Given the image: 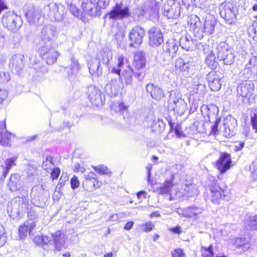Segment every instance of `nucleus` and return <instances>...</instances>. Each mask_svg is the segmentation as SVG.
Segmentation results:
<instances>
[{"label":"nucleus","instance_id":"nucleus-20","mask_svg":"<svg viewBox=\"0 0 257 257\" xmlns=\"http://www.w3.org/2000/svg\"><path fill=\"white\" fill-rule=\"evenodd\" d=\"M149 43L153 47H157L164 42L162 33L159 28L152 27L148 32Z\"/></svg>","mask_w":257,"mask_h":257},{"label":"nucleus","instance_id":"nucleus-56","mask_svg":"<svg viewBox=\"0 0 257 257\" xmlns=\"http://www.w3.org/2000/svg\"><path fill=\"white\" fill-rule=\"evenodd\" d=\"M125 37V33L123 30H120L115 34V39L116 40L117 44L120 45L123 41Z\"/></svg>","mask_w":257,"mask_h":257},{"label":"nucleus","instance_id":"nucleus-39","mask_svg":"<svg viewBox=\"0 0 257 257\" xmlns=\"http://www.w3.org/2000/svg\"><path fill=\"white\" fill-rule=\"evenodd\" d=\"M183 190L184 192H182L183 195L189 197L196 196L199 193L197 186L194 184L186 185Z\"/></svg>","mask_w":257,"mask_h":257},{"label":"nucleus","instance_id":"nucleus-41","mask_svg":"<svg viewBox=\"0 0 257 257\" xmlns=\"http://www.w3.org/2000/svg\"><path fill=\"white\" fill-rule=\"evenodd\" d=\"M169 108L179 114H182L186 110L187 104L184 99L180 100L175 105H172Z\"/></svg>","mask_w":257,"mask_h":257},{"label":"nucleus","instance_id":"nucleus-62","mask_svg":"<svg viewBox=\"0 0 257 257\" xmlns=\"http://www.w3.org/2000/svg\"><path fill=\"white\" fill-rule=\"evenodd\" d=\"M60 169L58 167L54 168L51 173V177L53 180L57 179L60 174Z\"/></svg>","mask_w":257,"mask_h":257},{"label":"nucleus","instance_id":"nucleus-33","mask_svg":"<svg viewBox=\"0 0 257 257\" xmlns=\"http://www.w3.org/2000/svg\"><path fill=\"white\" fill-rule=\"evenodd\" d=\"M211 201L213 203H217L220 198L222 197L223 190L217 184L213 183L211 187Z\"/></svg>","mask_w":257,"mask_h":257},{"label":"nucleus","instance_id":"nucleus-54","mask_svg":"<svg viewBox=\"0 0 257 257\" xmlns=\"http://www.w3.org/2000/svg\"><path fill=\"white\" fill-rule=\"evenodd\" d=\"M29 232V224L24 223L23 225L20 226L19 228V232L20 238L22 239Z\"/></svg>","mask_w":257,"mask_h":257},{"label":"nucleus","instance_id":"nucleus-35","mask_svg":"<svg viewBox=\"0 0 257 257\" xmlns=\"http://www.w3.org/2000/svg\"><path fill=\"white\" fill-rule=\"evenodd\" d=\"M18 156H14L12 158H8L6 159L5 162L6 167L0 166V171L3 172V175H5L6 177L8 173L11 168L16 165L15 162Z\"/></svg>","mask_w":257,"mask_h":257},{"label":"nucleus","instance_id":"nucleus-28","mask_svg":"<svg viewBox=\"0 0 257 257\" xmlns=\"http://www.w3.org/2000/svg\"><path fill=\"white\" fill-rule=\"evenodd\" d=\"M204 79L202 76H197L193 78L192 81L193 89L191 91L193 95L194 93L202 95L205 90Z\"/></svg>","mask_w":257,"mask_h":257},{"label":"nucleus","instance_id":"nucleus-64","mask_svg":"<svg viewBox=\"0 0 257 257\" xmlns=\"http://www.w3.org/2000/svg\"><path fill=\"white\" fill-rule=\"evenodd\" d=\"M251 124L253 130H254L255 133H257V115L254 114L251 118Z\"/></svg>","mask_w":257,"mask_h":257},{"label":"nucleus","instance_id":"nucleus-14","mask_svg":"<svg viewBox=\"0 0 257 257\" xmlns=\"http://www.w3.org/2000/svg\"><path fill=\"white\" fill-rule=\"evenodd\" d=\"M218 60L223 61L226 65H231L234 62L235 55L231 48L221 47L218 50L217 55Z\"/></svg>","mask_w":257,"mask_h":257},{"label":"nucleus","instance_id":"nucleus-8","mask_svg":"<svg viewBox=\"0 0 257 257\" xmlns=\"http://www.w3.org/2000/svg\"><path fill=\"white\" fill-rule=\"evenodd\" d=\"M57 35V28L51 24L44 26L41 32L40 44L42 46L51 47L54 38Z\"/></svg>","mask_w":257,"mask_h":257},{"label":"nucleus","instance_id":"nucleus-10","mask_svg":"<svg viewBox=\"0 0 257 257\" xmlns=\"http://www.w3.org/2000/svg\"><path fill=\"white\" fill-rule=\"evenodd\" d=\"M181 13V5L175 0H168L163 8V14L168 19H177Z\"/></svg>","mask_w":257,"mask_h":257},{"label":"nucleus","instance_id":"nucleus-2","mask_svg":"<svg viewBox=\"0 0 257 257\" xmlns=\"http://www.w3.org/2000/svg\"><path fill=\"white\" fill-rule=\"evenodd\" d=\"M30 206L27 198L16 197L9 203L7 211L10 216L13 219L20 218Z\"/></svg>","mask_w":257,"mask_h":257},{"label":"nucleus","instance_id":"nucleus-13","mask_svg":"<svg viewBox=\"0 0 257 257\" xmlns=\"http://www.w3.org/2000/svg\"><path fill=\"white\" fill-rule=\"evenodd\" d=\"M51 47L42 46L40 50L42 59L48 65L53 64L59 55V53Z\"/></svg>","mask_w":257,"mask_h":257},{"label":"nucleus","instance_id":"nucleus-12","mask_svg":"<svg viewBox=\"0 0 257 257\" xmlns=\"http://www.w3.org/2000/svg\"><path fill=\"white\" fill-rule=\"evenodd\" d=\"M145 34L144 29L140 26L134 27L129 33L130 47H138L143 41Z\"/></svg>","mask_w":257,"mask_h":257},{"label":"nucleus","instance_id":"nucleus-11","mask_svg":"<svg viewBox=\"0 0 257 257\" xmlns=\"http://www.w3.org/2000/svg\"><path fill=\"white\" fill-rule=\"evenodd\" d=\"M254 91V84L250 80L242 81L237 87V96L243 98L244 102H248Z\"/></svg>","mask_w":257,"mask_h":257},{"label":"nucleus","instance_id":"nucleus-51","mask_svg":"<svg viewBox=\"0 0 257 257\" xmlns=\"http://www.w3.org/2000/svg\"><path fill=\"white\" fill-rule=\"evenodd\" d=\"M85 180L83 183V186H86L89 183H93L90 181H96V175L93 172H90L87 175H85Z\"/></svg>","mask_w":257,"mask_h":257},{"label":"nucleus","instance_id":"nucleus-34","mask_svg":"<svg viewBox=\"0 0 257 257\" xmlns=\"http://www.w3.org/2000/svg\"><path fill=\"white\" fill-rule=\"evenodd\" d=\"M90 74L92 76L98 77L102 74V68H100V62L97 60H93L92 63L88 64Z\"/></svg>","mask_w":257,"mask_h":257},{"label":"nucleus","instance_id":"nucleus-58","mask_svg":"<svg viewBox=\"0 0 257 257\" xmlns=\"http://www.w3.org/2000/svg\"><path fill=\"white\" fill-rule=\"evenodd\" d=\"M110 0H98L97 2V7L99 9V12L100 13V10L101 9H105L108 6Z\"/></svg>","mask_w":257,"mask_h":257},{"label":"nucleus","instance_id":"nucleus-7","mask_svg":"<svg viewBox=\"0 0 257 257\" xmlns=\"http://www.w3.org/2000/svg\"><path fill=\"white\" fill-rule=\"evenodd\" d=\"M130 15L129 8L122 3H116L112 10L105 14L104 18H108L110 20H122L124 18L128 17Z\"/></svg>","mask_w":257,"mask_h":257},{"label":"nucleus","instance_id":"nucleus-43","mask_svg":"<svg viewBox=\"0 0 257 257\" xmlns=\"http://www.w3.org/2000/svg\"><path fill=\"white\" fill-rule=\"evenodd\" d=\"M20 177L18 174H13L11 175L10 179V182L8 184L11 191H15L20 188Z\"/></svg>","mask_w":257,"mask_h":257},{"label":"nucleus","instance_id":"nucleus-53","mask_svg":"<svg viewBox=\"0 0 257 257\" xmlns=\"http://www.w3.org/2000/svg\"><path fill=\"white\" fill-rule=\"evenodd\" d=\"M11 79L9 73L5 72H0V85H3L8 82Z\"/></svg>","mask_w":257,"mask_h":257},{"label":"nucleus","instance_id":"nucleus-1","mask_svg":"<svg viewBox=\"0 0 257 257\" xmlns=\"http://www.w3.org/2000/svg\"><path fill=\"white\" fill-rule=\"evenodd\" d=\"M188 23L194 30V37L198 40H201L204 36V33L212 34L214 30L216 21L212 17L206 18L204 21L203 27H202L200 18L196 15L191 16Z\"/></svg>","mask_w":257,"mask_h":257},{"label":"nucleus","instance_id":"nucleus-31","mask_svg":"<svg viewBox=\"0 0 257 257\" xmlns=\"http://www.w3.org/2000/svg\"><path fill=\"white\" fill-rule=\"evenodd\" d=\"M154 116L153 115H149L147 116V119L151 118V122L150 127L152 131L157 133H162L165 128L166 124L161 119H156L154 118Z\"/></svg>","mask_w":257,"mask_h":257},{"label":"nucleus","instance_id":"nucleus-19","mask_svg":"<svg viewBox=\"0 0 257 257\" xmlns=\"http://www.w3.org/2000/svg\"><path fill=\"white\" fill-rule=\"evenodd\" d=\"M86 93L88 98L94 105L98 106L102 103V93L100 90L95 85H91L87 87Z\"/></svg>","mask_w":257,"mask_h":257},{"label":"nucleus","instance_id":"nucleus-6","mask_svg":"<svg viewBox=\"0 0 257 257\" xmlns=\"http://www.w3.org/2000/svg\"><path fill=\"white\" fill-rule=\"evenodd\" d=\"M2 22L8 29L13 32L18 31L23 24L21 16L11 11L6 13L3 16Z\"/></svg>","mask_w":257,"mask_h":257},{"label":"nucleus","instance_id":"nucleus-21","mask_svg":"<svg viewBox=\"0 0 257 257\" xmlns=\"http://www.w3.org/2000/svg\"><path fill=\"white\" fill-rule=\"evenodd\" d=\"M203 211L202 208L197 207L195 206H190L185 208H178L177 212L183 217L192 218L197 219L199 214Z\"/></svg>","mask_w":257,"mask_h":257},{"label":"nucleus","instance_id":"nucleus-37","mask_svg":"<svg viewBox=\"0 0 257 257\" xmlns=\"http://www.w3.org/2000/svg\"><path fill=\"white\" fill-rule=\"evenodd\" d=\"M112 58V53L110 50L102 51L99 53L98 62L106 65L108 68L109 62Z\"/></svg>","mask_w":257,"mask_h":257},{"label":"nucleus","instance_id":"nucleus-40","mask_svg":"<svg viewBox=\"0 0 257 257\" xmlns=\"http://www.w3.org/2000/svg\"><path fill=\"white\" fill-rule=\"evenodd\" d=\"M181 92L178 90H172L170 91L169 99V106L172 105H175L180 100H183Z\"/></svg>","mask_w":257,"mask_h":257},{"label":"nucleus","instance_id":"nucleus-55","mask_svg":"<svg viewBox=\"0 0 257 257\" xmlns=\"http://www.w3.org/2000/svg\"><path fill=\"white\" fill-rule=\"evenodd\" d=\"M95 171L101 174H110L111 172L110 170L106 167L100 165L94 167Z\"/></svg>","mask_w":257,"mask_h":257},{"label":"nucleus","instance_id":"nucleus-26","mask_svg":"<svg viewBox=\"0 0 257 257\" xmlns=\"http://www.w3.org/2000/svg\"><path fill=\"white\" fill-rule=\"evenodd\" d=\"M24 56L20 54H15L10 59L9 67L12 70L19 73L24 67Z\"/></svg>","mask_w":257,"mask_h":257},{"label":"nucleus","instance_id":"nucleus-59","mask_svg":"<svg viewBox=\"0 0 257 257\" xmlns=\"http://www.w3.org/2000/svg\"><path fill=\"white\" fill-rule=\"evenodd\" d=\"M71 67L73 69V70L75 71H78L80 69V65L79 63L77 60L75 59V58L72 56L71 58Z\"/></svg>","mask_w":257,"mask_h":257},{"label":"nucleus","instance_id":"nucleus-15","mask_svg":"<svg viewBox=\"0 0 257 257\" xmlns=\"http://www.w3.org/2000/svg\"><path fill=\"white\" fill-rule=\"evenodd\" d=\"M194 66L193 58L188 55H183L181 58L176 60L175 67L180 72H188Z\"/></svg>","mask_w":257,"mask_h":257},{"label":"nucleus","instance_id":"nucleus-48","mask_svg":"<svg viewBox=\"0 0 257 257\" xmlns=\"http://www.w3.org/2000/svg\"><path fill=\"white\" fill-rule=\"evenodd\" d=\"M11 134L7 132H0V144L5 146L9 145Z\"/></svg>","mask_w":257,"mask_h":257},{"label":"nucleus","instance_id":"nucleus-63","mask_svg":"<svg viewBox=\"0 0 257 257\" xmlns=\"http://www.w3.org/2000/svg\"><path fill=\"white\" fill-rule=\"evenodd\" d=\"M7 97V91L4 89L0 88V105L3 104V102L6 100Z\"/></svg>","mask_w":257,"mask_h":257},{"label":"nucleus","instance_id":"nucleus-44","mask_svg":"<svg viewBox=\"0 0 257 257\" xmlns=\"http://www.w3.org/2000/svg\"><path fill=\"white\" fill-rule=\"evenodd\" d=\"M245 224L250 230H257V215H250L246 220Z\"/></svg>","mask_w":257,"mask_h":257},{"label":"nucleus","instance_id":"nucleus-30","mask_svg":"<svg viewBox=\"0 0 257 257\" xmlns=\"http://www.w3.org/2000/svg\"><path fill=\"white\" fill-rule=\"evenodd\" d=\"M257 72V57L252 56L245 65L243 75L249 78L252 73Z\"/></svg>","mask_w":257,"mask_h":257},{"label":"nucleus","instance_id":"nucleus-9","mask_svg":"<svg viewBox=\"0 0 257 257\" xmlns=\"http://www.w3.org/2000/svg\"><path fill=\"white\" fill-rule=\"evenodd\" d=\"M42 10L38 7L28 5L25 7L24 13L28 22L31 25H39L43 22Z\"/></svg>","mask_w":257,"mask_h":257},{"label":"nucleus","instance_id":"nucleus-47","mask_svg":"<svg viewBox=\"0 0 257 257\" xmlns=\"http://www.w3.org/2000/svg\"><path fill=\"white\" fill-rule=\"evenodd\" d=\"M205 63L211 69H215L218 65V63L215 61V55L212 52L206 57Z\"/></svg>","mask_w":257,"mask_h":257},{"label":"nucleus","instance_id":"nucleus-24","mask_svg":"<svg viewBox=\"0 0 257 257\" xmlns=\"http://www.w3.org/2000/svg\"><path fill=\"white\" fill-rule=\"evenodd\" d=\"M81 7L83 12L89 16H99L100 14L99 12L98 8L92 0H83Z\"/></svg>","mask_w":257,"mask_h":257},{"label":"nucleus","instance_id":"nucleus-27","mask_svg":"<svg viewBox=\"0 0 257 257\" xmlns=\"http://www.w3.org/2000/svg\"><path fill=\"white\" fill-rule=\"evenodd\" d=\"M197 39L196 37L194 40L191 36H183L178 41L179 45L187 51L192 50L196 46Z\"/></svg>","mask_w":257,"mask_h":257},{"label":"nucleus","instance_id":"nucleus-45","mask_svg":"<svg viewBox=\"0 0 257 257\" xmlns=\"http://www.w3.org/2000/svg\"><path fill=\"white\" fill-rule=\"evenodd\" d=\"M207 109V116L209 119L211 118L214 119H217V116L219 113L218 107L214 104H209L206 106Z\"/></svg>","mask_w":257,"mask_h":257},{"label":"nucleus","instance_id":"nucleus-61","mask_svg":"<svg viewBox=\"0 0 257 257\" xmlns=\"http://www.w3.org/2000/svg\"><path fill=\"white\" fill-rule=\"evenodd\" d=\"M109 74H115L117 75V79H121V68L113 67L111 69L108 67Z\"/></svg>","mask_w":257,"mask_h":257},{"label":"nucleus","instance_id":"nucleus-36","mask_svg":"<svg viewBox=\"0 0 257 257\" xmlns=\"http://www.w3.org/2000/svg\"><path fill=\"white\" fill-rule=\"evenodd\" d=\"M66 4L69 9L70 13L75 17L79 18L83 22H85L86 19L83 17L82 14H80L79 11L75 4H74V0H65Z\"/></svg>","mask_w":257,"mask_h":257},{"label":"nucleus","instance_id":"nucleus-25","mask_svg":"<svg viewBox=\"0 0 257 257\" xmlns=\"http://www.w3.org/2000/svg\"><path fill=\"white\" fill-rule=\"evenodd\" d=\"M146 90L147 92L150 94L152 98L156 100H161L165 96L162 89L153 83L147 84Z\"/></svg>","mask_w":257,"mask_h":257},{"label":"nucleus","instance_id":"nucleus-46","mask_svg":"<svg viewBox=\"0 0 257 257\" xmlns=\"http://www.w3.org/2000/svg\"><path fill=\"white\" fill-rule=\"evenodd\" d=\"M53 234L51 236H43V243L42 247L45 250L53 249L54 247L53 241Z\"/></svg>","mask_w":257,"mask_h":257},{"label":"nucleus","instance_id":"nucleus-38","mask_svg":"<svg viewBox=\"0 0 257 257\" xmlns=\"http://www.w3.org/2000/svg\"><path fill=\"white\" fill-rule=\"evenodd\" d=\"M174 177L172 175L170 180H166L162 186H160L158 191L160 194H168L171 192V189L173 186V180Z\"/></svg>","mask_w":257,"mask_h":257},{"label":"nucleus","instance_id":"nucleus-50","mask_svg":"<svg viewBox=\"0 0 257 257\" xmlns=\"http://www.w3.org/2000/svg\"><path fill=\"white\" fill-rule=\"evenodd\" d=\"M248 239L245 237L235 238L232 240L233 244L236 248L242 247L247 242Z\"/></svg>","mask_w":257,"mask_h":257},{"label":"nucleus","instance_id":"nucleus-3","mask_svg":"<svg viewBox=\"0 0 257 257\" xmlns=\"http://www.w3.org/2000/svg\"><path fill=\"white\" fill-rule=\"evenodd\" d=\"M67 10L62 4L51 3L45 6L43 10V17L47 16L52 21H62L65 17Z\"/></svg>","mask_w":257,"mask_h":257},{"label":"nucleus","instance_id":"nucleus-5","mask_svg":"<svg viewBox=\"0 0 257 257\" xmlns=\"http://www.w3.org/2000/svg\"><path fill=\"white\" fill-rule=\"evenodd\" d=\"M44 190L43 185H38L33 187L31 190V198H32L31 202L35 205V206L33 207L30 205V206L28 207L26 210L28 211V217L31 220H35L38 216L36 206H38V205L37 204L36 200L38 199L39 200L42 198Z\"/></svg>","mask_w":257,"mask_h":257},{"label":"nucleus","instance_id":"nucleus-57","mask_svg":"<svg viewBox=\"0 0 257 257\" xmlns=\"http://www.w3.org/2000/svg\"><path fill=\"white\" fill-rule=\"evenodd\" d=\"M172 257H185L186 255L183 249L177 248L171 251Z\"/></svg>","mask_w":257,"mask_h":257},{"label":"nucleus","instance_id":"nucleus-17","mask_svg":"<svg viewBox=\"0 0 257 257\" xmlns=\"http://www.w3.org/2000/svg\"><path fill=\"white\" fill-rule=\"evenodd\" d=\"M206 79L208 85L212 91H217L221 86L220 81L222 79V74L220 72L210 71L207 75Z\"/></svg>","mask_w":257,"mask_h":257},{"label":"nucleus","instance_id":"nucleus-60","mask_svg":"<svg viewBox=\"0 0 257 257\" xmlns=\"http://www.w3.org/2000/svg\"><path fill=\"white\" fill-rule=\"evenodd\" d=\"M154 227V224L151 222H148L142 225L141 229L143 231L149 232L151 231Z\"/></svg>","mask_w":257,"mask_h":257},{"label":"nucleus","instance_id":"nucleus-16","mask_svg":"<svg viewBox=\"0 0 257 257\" xmlns=\"http://www.w3.org/2000/svg\"><path fill=\"white\" fill-rule=\"evenodd\" d=\"M164 55L166 56V60L170 61L174 57L179 48V42L177 40L171 39L163 46Z\"/></svg>","mask_w":257,"mask_h":257},{"label":"nucleus","instance_id":"nucleus-52","mask_svg":"<svg viewBox=\"0 0 257 257\" xmlns=\"http://www.w3.org/2000/svg\"><path fill=\"white\" fill-rule=\"evenodd\" d=\"M33 68L38 73H45L48 71V68L41 63H35L33 66Z\"/></svg>","mask_w":257,"mask_h":257},{"label":"nucleus","instance_id":"nucleus-4","mask_svg":"<svg viewBox=\"0 0 257 257\" xmlns=\"http://www.w3.org/2000/svg\"><path fill=\"white\" fill-rule=\"evenodd\" d=\"M220 15L226 24H234L237 20V11L235 5L230 2L225 1L219 5Z\"/></svg>","mask_w":257,"mask_h":257},{"label":"nucleus","instance_id":"nucleus-49","mask_svg":"<svg viewBox=\"0 0 257 257\" xmlns=\"http://www.w3.org/2000/svg\"><path fill=\"white\" fill-rule=\"evenodd\" d=\"M7 233L4 226L0 224V247L5 245L7 241Z\"/></svg>","mask_w":257,"mask_h":257},{"label":"nucleus","instance_id":"nucleus-22","mask_svg":"<svg viewBox=\"0 0 257 257\" xmlns=\"http://www.w3.org/2000/svg\"><path fill=\"white\" fill-rule=\"evenodd\" d=\"M120 79L111 78L106 84L105 91L110 97H114L117 95L121 87L120 85Z\"/></svg>","mask_w":257,"mask_h":257},{"label":"nucleus","instance_id":"nucleus-42","mask_svg":"<svg viewBox=\"0 0 257 257\" xmlns=\"http://www.w3.org/2000/svg\"><path fill=\"white\" fill-rule=\"evenodd\" d=\"M134 73V70L131 67L128 66L124 69L121 73V77L125 81L126 85H130L133 82V74Z\"/></svg>","mask_w":257,"mask_h":257},{"label":"nucleus","instance_id":"nucleus-18","mask_svg":"<svg viewBox=\"0 0 257 257\" xmlns=\"http://www.w3.org/2000/svg\"><path fill=\"white\" fill-rule=\"evenodd\" d=\"M232 163L231 157L228 153L223 152L216 162V167L220 173L223 174L230 169Z\"/></svg>","mask_w":257,"mask_h":257},{"label":"nucleus","instance_id":"nucleus-32","mask_svg":"<svg viewBox=\"0 0 257 257\" xmlns=\"http://www.w3.org/2000/svg\"><path fill=\"white\" fill-rule=\"evenodd\" d=\"M66 235L61 231H58L53 234V241L54 247L60 250L64 246Z\"/></svg>","mask_w":257,"mask_h":257},{"label":"nucleus","instance_id":"nucleus-23","mask_svg":"<svg viewBox=\"0 0 257 257\" xmlns=\"http://www.w3.org/2000/svg\"><path fill=\"white\" fill-rule=\"evenodd\" d=\"M224 130L223 135L226 138L233 136L236 130L237 121L232 117L227 118L224 123Z\"/></svg>","mask_w":257,"mask_h":257},{"label":"nucleus","instance_id":"nucleus-29","mask_svg":"<svg viewBox=\"0 0 257 257\" xmlns=\"http://www.w3.org/2000/svg\"><path fill=\"white\" fill-rule=\"evenodd\" d=\"M133 64L136 70H141L145 67L146 59L143 52L139 51L135 53Z\"/></svg>","mask_w":257,"mask_h":257}]
</instances>
